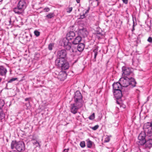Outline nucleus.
<instances>
[{
	"label": "nucleus",
	"instance_id": "nucleus-48",
	"mask_svg": "<svg viewBox=\"0 0 152 152\" xmlns=\"http://www.w3.org/2000/svg\"><path fill=\"white\" fill-rule=\"evenodd\" d=\"M76 1L77 3H79L80 2V0H76Z\"/></svg>",
	"mask_w": 152,
	"mask_h": 152
},
{
	"label": "nucleus",
	"instance_id": "nucleus-34",
	"mask_svg": "<svg viewBox=\"0 0 152 152\" xmlns=\"http://www.w3.org/2000/svg\"><path fill=\"white\" fill-rule=\"evenodd\" d=\"M17 79V78H12L11 79H10V80H9L8 81V83H12L13 81H14Z\"/></svg>",
	"mask_w": 152,
	"mask_h": 152
},
{
	"label": "nucleus",
	"instance_id": "nucleus-16",
	"mask_svg": "<svg viewBox=\"0 0 152 152\" xmlns=\"http://www.w3.org/2000/svg\"><path fill=\"white\" fill-rule=\"evenodd\" d=\"M145 144V148L146 149H150L152 147V140L146 138Z\"/></svg>",
	"mask_w": 152,
	"mask_h": 152
},
{
	"label": "nucleus",
	"instance_id": "nucleus-7",
	"mask_svg": "<svg viewBox=\"0 0 152 152\" xmlns=\"http://www.w3.org/2000/svg\"><path fill=\"white\" fill-rule=\"evenodd\" d=\"M122 69V76L127 77L132 73L133 69L132 68L124 66Z\"/></svg>",
	"mask_w": 152,
	"mask_h": 152
},
{
	"label": "nucleus",
	"instance_id": "nucleus-18",
	"mask_svg": "<svg viewBox=\"0 0 152 152\" xmlns=\"http://www.w3.org/2000/svg\"><path fill=\"white\" fill-rule=\"evenodd\" d=\"M75 34L73 31H70L68 33L66 36V38H65L68 39V40H71L75 36Z\"/></svg>",
	"mask_w": 152,
	"mask_h": 152
},
{
	"label": "nucleus",
	"instance_id": "nucleus-22",
	"mask_svg": "<svg viewBox=\"0 0 152 152\" xmlns=\"http://www.w3.org/2000/svg\"><path fill=\"white\" fill-rule=\"evenodd\" d=\"M66 75L65 74L61 72L58 76V78L60 79L61 80H63L65 79Z\"/></svg>",
	"mask_w": 152,
	"mask_h": 152
},
{
	"label": "nucleus",
	"instance_id": "nucleus-13",
	"mask_svg": "<svg viewBox=\"0 0 152 152\" xmlns=\"http://www.w3.org/2000/svg\"><path fill=\"white\" fill-rule=\"evenodd\" d=\"M27 5V4L25 0H20L18 4V7L24 11Z\"/></svg>",
	"mask_w": 152,
	"mask_h": 152
},
{
	"label": "nucleus",
	"instance_id": "nucleus-24",
	"mask_svg": "<svg viewBox=\"0 0 152 152\" xmlns=\"http://www.w3.org/2000/svg\"><path fill=\"white\" fill-rule=\"evenodd\" d=\"M80 32L81 35L84 37L87 36L88 33V31L85 28L80 29Z\"/></svg>",
	"mask_w": 152,
	"mask_h": 152
},
{
	"label": "nucleus",
	"instance_id": "nucleus-2",
	"mask_svg": "<svg viewBox=\"0 0 152 152\" xmlns=\"http://www.w3.org/2000/svg\"><path fill=\"white\" fill-rule=\"evenodd\" d=\"M11 148L12 149L15 148L18 151H21L25 150L24 143L21 141L17 142L12 141L11 143Z\"/></svg>",
	"mask_w": 152,
	"mask_h": 152
},
{
	"label": "nucleus",
	"instance_id": "nucleus-12",
	"mask_svg": "<svg viewBox=\"0 0 152 152\" xmlns=\"http://www.w3.org/2000/svg\"><path fill=\"white\" fill-rule=\"evenodd\" d=\"M67 56L66 51L64 50H60L58 52L57 56L59 57L58 58L65 59Z\"/></svg>",
	"mask_w": 152,
	"mask_h": 152
},
{
	"label": "nucleus",
	"instance_id": "nucleus-41",
	"mask_svg": "<svg viewBox=\"0 0 152 152\" xmlns=\"http://www.w3.org/2000/svg\"><path fill=\"white\" fill-rule=\"evenodd\" d=\"M25 105L27 107L26 109H28L29 107L30 106V103L29 101H28L27 103H26Z\"/></svg>",
	"mask_w": 152,
	"mask_h": 152
},
{
	"label": "nucleus",
	"instance_id": "nucleus-11",
	"mask_svg": "<svg viewBox=\"0 0 152 152\" xmlns=\"http://www.w3.org/2000/svg\"><path fill=\"white\" fill-rule=\"evenodd\" d=\"M65 60V59L58 58L55 61L56 66L58 68L61 69Z\"/></svg>",
	"mask_w": 152,
	"mask_h": 152
},
{
	"label": "nucleus",
	"instance_id": "nucleus-32",
	"mask_svg": "<svg viewBox=\"0 0 152 152\" xmlns=\"http://www.w3.org/2000/svg\"><path fill=\"white\" fill-rule=\"evenodd\" d=\"M80 145L82 148L85 146V143L84 141H82L80 143Z\"/></svg>",
	"mask_w": 152,
	"mask_h": 152
},
{
	"label": "nucleus",
	"instance_id": "nucleus-47",
	"mask_svg": "<svg viewBox=\"0 0 152 152\" xmlns=\"http://www.w3.org/2000/svg\"><path fill=\"white\" fill-rule=\"evenodd\" d=\"M9 25H10L11 24V20L10 18V20L9 21Z\"/></svg>",
	"mask_w": 152,
	"mask_h": 152
},
{
	"label": "nucleus",
	"instance_id": "nucleus-3",
	"mask_svg": "<svg viewBox=\"0 0 152 152\" xmlns=\"http://www.w3.org/2000/svg\"><path fill=\"white\" fill-rule=\"evenodd\" d=\"M82 106V104H80L75 102L71 104L70 109L71 112L73 114H75L77 111Z\"/></svg>",
	"mask_w": 152,
	"mask_h": 152
},
{
	"label": "nucleus",
	"instance_id": "nucleus-15",
	"mask_svg": "<svg viewBox=\"0 0 152 152\" xmlns=\"http://www.w3.org/2000/svg\"><path fill=\"white\" fill-rule=\"evenodd\" d=\"M7 72V69L3 66H0V75L5 77Z\"/></svg>",
	"mask_w": 152,
	"mask_h": 152
},
{
	"label": "nucleus",
	"instance_id": "nucleus-19",
	"mask_svg": "<svg viewBox=\"0 0 152 152\" xmlns=\"http://www.w3.org/2000/svg\"><path fill=\"white\" fill-rule=\"evenodd\" d=\"M69 67V63L66 60L64 61V63L62 65L61 69L62 70H66L68 69Z\"/></svg>",
	"mask_w": 152,
	"mask_h": 152
},
{
	"label": "nucleus",
	"instance_id": "nucleus-35",
	"mask_svg": "<svg viewBox=\"0 0 152 152\" xmlns=\"http://www.w3.org/2000/svg\"><path fill=\"white\" fill-rule=\"evenodd\" d=\"M99 126L98 125H96L94 127H91V128L94 130H96L99 128Z\"/></svg>",
	"mask_w": 152,
	"mask_h": 152
},
{
	"label": "nucleus",
	"instance_id": "nucleus-6",
	"mask_svg": "<svg viewBox=\"0 0 152 152\" xmlns=\"http://www.w3.org/2000/svg\"><path fill=\"white\" fill-rule=\"evenodd\" d=\"M74 100L75 102L82 104V96L79 91H77L75 93Z\"/></svg>",
	"mask_w": 152,
	"mask_h": 152
},
{
	"label": "nucleus",
	"instance_id": "nucleus-42",
	"mask_svg": "<svg viewBox=\"0 0 152 152\" xmlns=\"http://www.w3.org/2000/svg\"><path fill=\"white\" fill-rule=\"evenodd\" d=\"M90 9V8L89 7H88V9L86 10H84L83 12L86 14H86L88 13L89 12V10Z\"/></svg>",
	"mask_w": 152,
	"mask_h": 152
},
{
	"label": "nucleus",
	"instance_id": "nucleus-43",
	"mask_svg": "<svg viewBox=\"0 0 152 152\" xmlns=\"http://www.w3.org/2000/svg\"><path fill=\"white\" fill-rule=\"evenodd\" d=\"M147 41L148 42L150 43H152V38L151 37H148Z\"/></svg>",
	"mask_w": 152,
	"mask_h": 152
},
{
	"label": "nucleus",
	"instance_id": "nucleus-44",
	"mask_svg": "<svg viewBox=\"0 0 152 152\" xmlns=\"http://www.w3.org/2000/svg\"><path fill=\"white\" fill-rule=\"evenodd\" d=\"M124 3L125 4H127L128 3V0H122Z\"/></svg>",
	"mask_w": 152,
	"mask_h": 152
},
{
	"label": "nucleus",
	"instance_id": "nucleus-10",
	"mask_svg": "<svg viewBox=\"0 0 152 152\" xmlns=\"http://www.w3.org/2000/svg\"><path fill=\"white\" fill-rule=\"evenodd\" d=\"M31 141L33 145L35 146L36 147H40L41 145L40 143L41 142L39 141L38 140L37 137L33 136L31 139Z\"/></svg>",
	"mask_w": 152,
	"mask_h": 152
},
{
	"label": "nucleus",
	"instance_id": "nucleus-4",
	"mask_svg": "<svg viewBox=\"0 0 152 152\" xmlns=\"http://www.w3.org/2000/svg\"><path fill=\"white\" fill-rule=\"evenodd\" d=\"M146 134L145 132H142L139 134L138 137V144L142 145H144L146 142L145 137H146Z\"/></svg>",
	"mask_w": 152,
	"mask_h": 152
},
{
	"label": "nucleus",
	"instance_id": "nucleus-23",
	"mask_svg": "<svg viewBox=\"0 0 152 152\" xmlns=\"http://www.w3.org/2000/svg\"><path fill=\"white\" fill-rule=\"evenodd\" d=\"M23 10L20 9L18 7L17 8H15L14 9V12L18 14H22L23 12Z\"/></svg>",
	"mask_w": 152,
	"mask_h": 152
},
{
	"label": "nucleus",
	"instance_id": "nucleus-29",
	"mask_svg": "<svg viewBox=\"0 0 152 152\" xmlns=\"http://www.w3.org/2000/svg\"><path fill=\"white\" fill-rule=\"evenodd\" d=\"M89 119L90 120H93L95 118V114L94 113H93L92 115H90L89 117Z\"/></svg>",
	"mask_w": 152,
	"mask_h": 152
},
{
	"label": "nucleus",
	"instance_id": "nucleus-21",
	"mask_svg": "<svg viewBox=\"0 0 152 152\" xmlns=\"http://www.w3.org/2000/svg\"><path fill=\"white\" fill-rule=\"evenodd\" d=\"M81 37L79 36H78L76 37L74 40L72 42V43L74 45L79 44V43L81 41Z\"/></svg>",
	"mask_w": 152,
	"mask_h": 152
},
{
	"label": "nucleus",
	"instance_id": "nucleus-28",
	"mask_svg": "<svg viewBox=\"0 0 152 152\" xmlns=\"http://www.w3.org/2000/svg\"><path fill=\"white\" fill-rule=\"evenodd\" d=\"M54 16L53 13H50L46 16V17L48 19H50L53 17Z\"/></svg>",
	"mask_w": 152,
	"mask_h": 152
},
{
	"label": "nucleus",
	"instance_id": "nucleus-37",
	"mask_svg": "<svg viewBox=\"0 0 152 152\" xmlns=\"http://www.w3.org/2000/svg\"><path fill=\"white\" fill-rule=\"evenodd\" d=\"M72 7H70L67 9V12L68 13H70L72 11Z\"/></svg>",
	"mask_w": 152,
	"mask_h": 152
},
{
	"label": "nucleus",
	"instance_id": "nucleus-14",
	"mask_svg": "<svg viewBox=\"0 0 152 152\" xmlns=\"http://www.w3.org/2000/svg\"><path fill=\"white\" fill-rule=\"evenodd\" d=\"M113 94L115 97L117 99H120L122 96V94L121 90H117L113 91Z\"/></svg>",
	"mask_w": 152,
	"mask_h": 152
},
{
	"label": "nucleus",
	"instance_id": "nucleus-26",
	"mask_svg": "<svg viewBox=\"0 0 152 152\" xmlns=\"http://www.w3.org/2000/svg\"><path fill=\"white\" fill-rule=\"evenodd\" d=\"M144 127L152 129V121L151 122H148L144 124Z\"/></svg>",
	"mask_w": 152,
	"mask_h": 152
},
{
	"label": "nucleus",
	"instance_id": "nucleus-9",
	"mask_svg": "<svg viewBox=\"0 0 152 152\" xmlns=\"http://www.w3.org/2000/svg\"><path fill=\"white\" fill-rule=\"evenodd\" d=\"M144 131L146 133V138L152 140V129L143 127Z\"/></svg>",
	"mask_w": 152,
	"mask_h": 152
},
{
	"label": "nucleus",
	"instance_id": "nucleus-33",
	"mask_svg": "<svg viewBox=\"0 0 152 152\" xmlns=\"http://www.w3.org/2000/svg\"><path fill=\"white\" fill-rule=\"evenodd\" d=\"M54 44L53 43H50L48 45V49L50 50H51L53 49Z\"/></svg>",
	"mask_w": 152,
	"mask_h": 152
},
{
	"label": "nucleus",
	"instance_id": "nucleus-25",
	"mask_svg": "<svg viewBox=\"0 0 152 152\" xmlns=\"http://www.w3.org/2000/svg\"><path fill=\"white\" fill-rule=\"evenodd\" d=\"M94 142L89 139H88L87 140V146L88 148H91Z\"/></svg>",
	"mask_w": 152,
	"mask_h": 152
},
{
	"label": "nucleus",
	"instance_id": "nucleus-31",
	"mask_svg": "<svg viewBox=\"0 0 152 152\" xmlns=\"http://www.w3.org/2000/svg\"><path fill=\"white\" fill-rule=\"evenodd\" d=\"M4 105V101L1 99H0V108H1Z\"/></svg>",
	"mask_w": 152,
	"mask_h": 152
},
{
	"label": "nucleus",
	"instance_id": "nucleus-46",
	"mask_svg": "<svg viewBox=\"0 0 152 152\" xmlns=\"http://www.w3.org/2000/svg\"><path fill=\"white\" fill-rule=\"evenodd\" d=\"M68 149H65L64 151V152H68Z\"/></svg>",
	"mask_w": 152,
	"mask_h": 152
},
{
	"label": "nucleus",
	"instance_id": "nucleus-39",
	"mask_svg": "<svg viewBox=\"0 0 152 152\" xmlns=\"http://www.w3.org/2000/svg\"><path fill=\"white\" fill-rule=\"evenodd\" d=\"M97 36L98 37L99 39H101L103 35L102 34L99 33L97 34Z\"/></svg>",
	"mask_w": 152,
	"mask_h": 152
},
{
	"label": "nucleus",
	"instance_id": "nucleus-1",
	"mask_svg": "<svg viewBox=\"0 0 152 152\" xmlns=\"http://www.w3.org/2000/svg\"><path fill=\"white\" fill-rule=\"evenodd\" d=\"M122 87L132 88L136 86V83L135 79L132 77L129 78L126 77L122 76L119 80Z\"/></svg>",
	"mask_w": 152,
	"mask_h": 152
},
{
	"label": "nucleus",
	"instance_id": "nucleus-27",
	"mask_svg": "<svg viewBox=\"0 0 152 152\" xmlns=\"http://www.w3.org/2000/svg\"><path fill=\"white\" fill-rule=\"evenodd\" d=\"M5 117V115L2 111L1 108H0V120H1Z\"/></svg>",
	"mask_w": 152,
	"mask_h": 152
},
{
	"label": "nucleus",
	"instance_id": "nucleus-45",
	"mask_svg": "<svg viewBox=\"0 0 152 152\" xmlns=\"http://www.w3.org/2000/svg\"><path fill=\"white\" fill-rule=\"evenodd\" d=\"M30 99V98H26L25 99V100L26 101H29V99Z\"/></svg>",
	"mask_w": 152,
	"mask_h": 152
},
{
	"label": "nucleus",
	"instance_id": "nucleus-8",
	"mask_svg": "<svg viewBox=\"0 0 152 152\" xmlns=\"http://www.w3.org/2000/svg\"><path fill=\"white\" fill-rule=\"evenodd\" d=\"M85 47L84 44L83 43L79 44L77 46V48H72L70 51L73 53H77V51L81 52L83 50Z\"/></svg>",
	"mask_w": 152,
	"mask_h": 152
},
{
	"label": "nucleus",
	"instance_id": "nucleus-20",
	"mask_svg": "<svg viewBox=\"0 0 152 152\" xmlns=\"http://www.w3.org/2000/svg\"><path fill=\"white\" fill-rule=\"evenodd\" d=\"M98 47H96L93 50L92 53V56H94V58L93 59L94 61H96V58L98 53Z\"/></svg>",
	"mask_w": 152,
	"mask_h": 152
},
{
	"label": "nucleus",
	"instance_id": "nucleus-36",
	"mask_svg": "<svg viewBox=\"0 0 152 152\" xmlns=\"http://www.w3.org/2000/svg\"><path fill=\"white\" fill-rule=\"evenodd\" d=\"M87 15H86L84 12L82 15H80V18L83 19Z\"/></svg>",
	"mask_w": 152,
	"mask_h": 152
},
{
	"label": "nucleus",
	"instance_id": "nucleus-17",
	"mask_svg": "<svg viewBox=\"0 0 152 152\" xmlns=\"http://www.w3.org/2000/svg\"><path fill=\"white\" fill-rule=\"evenodd\" d=\"M113 91H115L117 90H121L122 86L119 82V83L117 82L114 83L113 85Z\"/></svg>",
	"mask_w": 152,
	"mask_h": 152
},
{
	"label": "nucleus",
	"instance_id": "nucleus-38",
	"mask_svg": "<svg viewBox=\"0 0 152 152\" xmlns=\"http://www.w3.org/2000/svg\"><path fill=\"white\" fill-rule=\"evenodd\" d=\"M110 140V137L107 136L105 138L104 141L105 142H108Z\"/></svg>",
	"mask_w": 152,
	"mask_h": 152
},
{
	"label": "nucleus",
	"instance_id": "nucleus-5",
	"mask_svg": "<svg viewBox=\"0 0 152 152\" xmlns=\"http://www.w3.org/2000/svg\"><path fill=\"white\" fill-rule=\"evenodd\" d=\"M61 45L67 50H70L71 48L72 44L69 42V40L66 38H64L61 42Z\"/></svg>",
	"mask_w": 152,
	"mask_h": 152
},
{
	"label": "nucleus",
	"instance_id": "nucleus-30",
	"mask_svg": "<svg viewBox=\"0 0 152 152\" xmlns=\"http://www.w3.org/2000/svg\"><path fill=\"white\" fill-rule=\"evenodd\" d=\"M34 35L37 37L39 36L40 34V32L37 30H35L34 32Z\"/></svg>",
	"mask_w": 152,
	"mask_h": 152
},
{
	"label": "nucleus",
	"instance_id": "nucleus-50",
	"mask_svg": "<svg viewBox=\"0 0 152 152\" xmlns=\"http://www.w3.org/2000/svg\"><path fill=\"white\" fill-rule=\"evenodd\" d=\"M98 0H96V1H97Z\"/></svg>",
	"mask_w": 152,
	"mask_h": 152
},
{
	"label": "nucleus",
	"instance_id": "nucleus-40",
	"mask_svg": "<svg viewBox=\"0 0 152 152\" xmlns=\"http://www.w3.org/2000/svg\"><path fill=\"white\" fill-rule=\"evenodd\" d=\"M44 12H48L50 10V9L49 8L47 7L44 8L43 9Z\"/></svg>",
	"mask_w": 152,
	"mask_h": 152
},
{
	"label": "nucleus",
	"instance_id": "nucleus-49",
	"mask_svg": "<svg viewBox=\"0 0 152 152\" xmlns=\"http://www.w3.org/2000/svg\"><path fill=\"white\" fill-rule=\"evenodd\" d=\"M2 0H0V2Z\"/></svg>",
	"mask_w": 152,
	"mask_h": 152
}]
</instances>
